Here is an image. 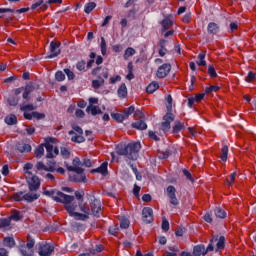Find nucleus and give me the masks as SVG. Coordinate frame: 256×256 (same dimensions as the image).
Returning <instances> with one entry per match:
<instances>
[{
  "instance_id": "nucleus-1",
  "label": "nucleus",
  "mask_w": 256,
  "mask_h": 256,
  "mask_svg": "<svg viewBox=\"0 0 256 256\" xmlns=\"http://www.w3.org/2000/svg\"><path fill=\"white\" fill-rule=\"evenodd\" d=\"M139 151H141V142H130L128 144H118L116 146L117 155L127 157L132 161H137L139 158Z\"/></svg>"
},
{
  "instance_id": "nucleus-2",
  "label": "nucleus",
  "mask_w": 256,
  "mask_h": 256,
  "mask_svg": "<svg viewBox=\"0 0 256 256\" xmlns=\"http://www.w3.org/2000/svg\"><path fill=\"white\" fill-rule=\"evenodd\" d=\"M166 101L168 103L167 112L163 116V121L160 124V129L161 131H163V133H168V131L171 130V123L175 121V114L171 112L173 109V97L171 96V94H168L166 96Z\"/></svg>"
},
{
  "instance_id": "nucleus-3",
  "label": "nucleus",
  "mask_w": 256,
  "mask_h": 256,
  "mask_svg": "<svg viewBox=\"0 0 256 256\" xmlns=\"http://www.w3.org/2000/svg\"><path fill=\"white\" fill-rule=\"evenodd\" d=\"M43 195H46V197H51L53 201H56V203H63V205H67L71 201L75 200V196L67 195L57 189H45L43 191Z\"/></svg>"
},
{
  "instance_id": "nucleus-4",
  "label": "nucleus",
  "mask_w": 256,
  "mask_h": 256,
  "mask_svg": "<svg viewBox=\"0 0 256 256\" xmlns=\"http://www.w3.org/2000/svg\"><path fill=\"white\" fill-rule=\"evenodd\" d=\"M41 197V194L39 193H30L25 191H18L13 194L12 199L16 202L26 201V203H33L34 201H37Z\"/></svg>"
},
{
  "instance_id": "nucleus-5",
  "label": "nucleus",
  "mask_w": 256,
  "mask_h": 256,
  "mask_svg": "<svg viewBox=\"0 0 256 256\" xmlns=\"http://www.w3.org/2000/svg\"><path fill=\"white\" fill-rule=\"evenodd\" d=\"M65 210L70 215V217H74L76 221H87V219H89V215L75 212L77 211V202L75 200L68 203L65 206Z\"/></svg>"
},
{
  "instance_id": "nucleus-6",
  "label": "nucleus",
  "mask_w": 256,
  "mask_h": 256,
  "mask_svg": "<svg viewBox=\"0 0 256 256\" xmlns=\"http://www.w3.org/2000/svg\"><path fill=\"white\" fill-rule=\"evenodd\" d=\"M214 241H217V237H215V236L210 239V242H209L207 248H205V245H203V244H198V245L194 246L192 255L193 256L207 255V253H209L211 251H215V247L213 246Z\"/></svg>"
},
{
  "instance_id": "nucleus-7",
  "label": "nucleus",
  "mask_w": 256,
  "mask_h": 256,
  "mask_svg": "<svg viewBox=\"0 0 256 256\" xmlns=\"http://www.w3.org/2000/svg\"><path fill=\"white\" fill-rule=\"evenodd\" d=\"M133 113H135V106H130L125 108L122 113H111V117L116 123H123L124 121H127L129 116L133 115Z\"/></svg>"
},
{
  "instance_id": "nucleus-8",
  "label": "nucleus",
  "mask_w": 256,
  "mask_h": 256,
  "mask_svg": "<svg viewBox=\"0 0 256 256\" xmlns=\"http://www.w3.org/2000/svg\"><path fill=\"white\" fill-rule=\"evenodd\" d=\"M89 203H90V211L93 217H96V219H99L101 217V200L95 198V196H92V198L89 199Z\"/></svg>"
},
{
  "instance_id": "nucleus-9",
  "label": "nucleus",
  "mask_w": 256,
  "mask_h": 256,
  "mask_svg": "<svg viewBox=\"0 0 256 256\" xmlns=\"http://www.w3.org/2000/svg\"><path fill=\"white\" fill-rule=\"evenodd\" d=\"M55 251V246L47 242L38 243V255L40 256H51Z\"/></svg>"
},
{
  "instance_id": "nucleus-10",
  "label": "nucleus",
  "mask_w": 256,
  "mask_h": 256,
  "mask_svg": "<svg viewBox=\"0 0 256 256\" xmlns=\"http://www.w3.org/2000/svg\"><path fill=\"white\" fill-rule=\"evenodd\" d=\"M29 193H37L41 187V180L39 176L32 175L30 178L27 179Z\"/></svg>"
},
{
  "instance_id": "nucleus-11",
  "label": "nucleus",
  "mask_w": 256,
  "mask_h": 256,
  "mask_svg": "<svg viewBox=\"0 0 256 256\" xmlns=\"http://www.w3.org/2000/svg\"><path fill=\"white\" fill-rule=\"evenodd\" d=\"M161 25V33H165V31H169L171 27H173L174 22H173V15L168 14L164 15V18L160 22Z\"/></svg>"
},
{
  "instance_id": "nucleus-12",
  "label": "nucleus",
  "mask_w": 256,
  "mask_h": 256,
  "mask_svg": "<svg viewBox=\"0 0 256 256\" xmlns=\"http://www.w3.org/2000/svg\"><path fill=\"white\" fill-rule=\"evenodd\" d=\"M61 42H51L50 43V54L45 57V59H54L61 54Z\"/></svg>"
},
{
  "instance_id": "nucleus-13",
  "label": "nucleus",
  "mask_w": 256,
  "mask_h": 256,
  "mask_svg": "<svg viewBox=\"0 0 256 256\" xmlns=\"http://www.w3.org/2000/svg\"><path fill=\"white\" fill-rule=\"evenodd\" d=\"M167 191V197L170 199V203L171 205H174V207H177V205H179V200L177 199V189L175 188V186L170 185L167 187L166 189Z\"/></svg>"
},
{
  "instance_id": "nucleus-14",
  "label": "nucleus",
  "mask_w": 256,
  "mask_h": 256,
  "mask_svg": "<svg viewBox=\"0 0 256 256\" xmlns=\"http://www.w3.org/2000/svg\"><path fill=\"white\" fill-rule=\"evenodd\" d=\"M142 221L146 224L153 223V208H151V207L143 208Z\"/></svg>"
},
{
  "instance_id": "nucleus-15",
  "label": "nucleus",
  "mask_w": 256,
  "mask_h": 256,
  "mask_svg": "<svg viewBox=\"0 0 256 256\" xmlns=\"http://www.w3.org/2000/svg\"><path fill=\"white\" fill-rule=\"evenodd\" d=\"M169 73H171V64L165 63L158 68L156 75L159 79H165Z\"/></svg>"
},
{
  "instance_id": "nucleus-16",
  "label": "nucleus",
  "mask_w": 256,
  "mask_h": 256,
  "mask_svg": "<svg viewBox=\"0 0 256 256\" xmlns=\"http://www.w3.org/2000/svg\"><path fill=\"white\" fill-rule=\"evenodd\" d=\"M187 127L185 126V123L175 120L174 125L172 127V134L173 135H178V133H181V131H185Z\"/></svg>"
},
{
  "instance_id": "nucleus-17",
  "label": "nucleus",
  "mask_w": 256,
  "mask_h": 256,
  "mask_svg": "<svg viewBox=\"0 0 256 256\" xmlns=\"http://www.w3.org/2000/svg\"><path fill=\"white\" fill-rule=\"evenodd\" d=\"M69 180L72 181V183H85L87 176L85 174H72L69 176Z\"/></svg>"
},
{
  "instance_id": "nucleus-18",
  "label": "nucleus",
  "mask_w": 256,
  "mask_h": 256,
  "mask_svg": "<svg viewBox=\"0 0 256 256\" xmlns=\"http://www.w3.org/2000/svg\"><path fill=\"white\" fill-rule=\"evenodd\" d=\"M109 163L108 162H103L98 168L92 169L91 173H100L101 175H107L109 173L108 167Z\"/></svg>"
},
{
  "instance_id": "nucleus-19",
  "label": "nucleus",
  "mask_w": 256,
  "mask_h": 256,
  "mask_svg": "<svg viewBox=\"0 0 256 256\" xmlns=\"http://www.w3.org/2000/svg\"><path fill=\"white\" fill-rule=\"evenodd\" d=\"M68 135H74L71 137L72 143H85V137H83V134H77L75 131L70 130Z\"/></svg>"
},
{
  "instance_id": "nucleus-20",
  "label": "nucleus",
  "mask_w": 256,
  "mask_h": 256,
  "mask_svg": "<svg viewBox=\"0 0 256 256\" xmlns=\"http://www.w3.org/2000/svg\"><path fill=\"white\" fill-rule=\"evenodd\" d=\"M208 35H217L221 31L219 25L215 22L208 23L207 26Z\"/></svg>"
},
{
  "instance_id": "nucleus-21",
  "label": "nucleus",
  "mask_w": 256,
  "mask_h": 256,
  "mask_svg": "<svg viewBox=\"0 0 256 256\" xmlns=\"http://www.w3.org/2000/svg\"><path fill=\"white\" fill-rule=\"evenodd\" d=\"M33 91H35V89L33 88V82H29L24 87V92L22 94L23 99H25L26 101H29V95H31Z\"/></svg>"
},
{
  "instance_id": "nucleus-22",
  "label": "nucleus",
  "mask_w": 256,
  "mask_h": 256,
  "mask_svg": "<svg viewBox=\"0 0 256 256\" xmlns=\"http://www.w3.org/2000/svg\"><path fill=\"white\" fill-rule=\"evenodd\" d=\"M217 237V240L213 242V245L216 243V251H223L225 249V236H212Z\"/></svg>"
},
{
  "instance_id": "nucleus-23",
  "label": "nucleus",
  "mask_w": 256,
  "mask_h": 256,
  "mask_svg": "<svg viewBox=\"0 0 256 256\" xmlns=\"http://www.w3.org/2000/svg\"><path fill=\"white\" fill-rule=\"evenodd\" d=\"M16 149L19 153H31V146L24 142H18L16 144Z\"/></svg>"
},
{
  "instance_id": "nucleus-24",
  "label": "nucleus",
  "mask_w": 256,
  "mask_h": 256,
  "mask_svg": "<svg viewBox=\"0 0 256 256\" xmlns=\"http://www.w3.org/2000/svg\"><path fill=\"white\" fill-rule=\"evenodd\" d=\"M41 9V11H47V2L44 0H39L31 5V10Z\"/></svg>"
},
{
  "instance_id": "nucleus-25",
  "label": "nucleus",
  "mask_w": 256,
  "mask_h": 256,
  "mask_svg": "<svg viewBox=\"0 0 256 256\" xmlns=\"http://www.w3.org/2000/svg\"><path fill=\"white\" fill-rule=\"evenodd\" d=\"M86 112L91 113V115L93 116L101 115V113H103V111H101V108L99 106H95L93 104H90L89 106H87Z\"/></svg>"
},
{
  "instance_id": "nucleus-26",
  "label": "nucleus",
  "mask_w": 256,
  "mask_h": 256,
  "mask_svg": "<svg viewBox=\"0 0 256 256\" xmlns=\"http://www.w3.org/2000/svg\"><path fill=\"white\" fill-rule=\"evenodd\" d=\"M29 7L27 8H20V9H11V8H0V13H27L29 11Z\"/></svg>"
},
{
  "instance_id": "nucleus-27",
  "label": "nucleus",
  "mask_w": 256,
  "mask_h": 256,
  "mask_svg": "<svg viewBox=\"0 0 256 256\" xmlns=\"http://www.w3.org/2000/svg\"><path fill=\"white\" fill-rule=\"evenodd\" d=\"M0 229H2V231H7L8 229H11V220L9 219V217L0 219Z\"/></svg>"
},
{
  "instance_id": "nucleus-28",
  "label": "nucleus",
  "mask_w": 256,
  "mask_h": 256,
  "mask_svg": "<svg viewBox=\"0 0 256 256\" xmlns=\"http://www.w3.org/2000/svg\"><path fill=\"white\" fill-rule=\"evenodd\" d=\"M132 128L137 129L138 131H145V129H147V123L143 120H138L132 123Z\"/></svg>"
},
{
  "instance_id": "nucleus-29",
  "label": "nucleus",
  "mask_w": 256,
  "mask_h": 256,
  "mask_svg": "<svg viewBox=\"0 0 256 256\" xmlns=\"http://www.w3.org/2000/svg\"><path fill=\"white\" fill-rule=\"evenodd\" d=\"M44 147L46 149V159H54L55 155L53 154V146L51 143L46 142L44 144Z\"/></svg>"
},
{
  "instance_id": "nucleus-30",
  "label": "nucleus",
  "mask_w": 256,
  "mask_h": 256,
  "mask_svg": "<svg viewBox=\"0 0 256 256\" xmlns=\"http://www.w3.org/2000/svg\"><path fill=\"white\" fill-rule=\"evenodd\" d=\"M48 159L49 160H47L46 162V165L48 167L47 171L48 173H55L57 162L53 158H48Z\"/></svg>"
},
{
  "instance_id": "nucleus-31",
  "label": "nucleus",
  "mask_w": 256,
  "mask_h": 256,
  "mask_svg": "<svg viewBox=\"0 0 256 256\" xmlns=\"http://www.w3.org/2000/svg\"><path fill=\"white\" fill-rule=\"evenodd\" d=\"M205 57H207V52L203 51L200 54H198V61H196V64L199 67H205V65H207V61L205 60Z\"/></svg>"
},
{
  "instance_id": "nucleus-32",
  "label": "nucleus",
  "mask_w": 256,
  "mask_h": 256,
  "mask_svg": "<svg viewBox=\"0 0 256 256\" xmlns=\"http://www.w3.org/2000/svg\"><path fill=\"white\" fill-rule=\"evenodd\" d=\"M228 157H229V146L223 145L222 148H221L220 159H221V161H223L224 163H227Z\"/></svg>"
},
{
  "instance_id": "nucleus-33",
  "label": "nucleus",
  "mask_w": 256,
  "mask_h": 256,
  "mask_svg": "<svg viewBox=\"0 0 256 256\" xmlns=\"http://www.w3.org/2000/svg\"><path fill=\"white\" fill-rule=\"evenodd\" d=\"M103 85H105V79L99 75L97 76V80L92 81L93 89H100Z\"/></svg>"
},
{
  "instance_id": "nucleus-34",
  "label": "nucleus",
  "mask_w": 256,
  "mask_h": 256,
  "mask_svg": "<svg viewBox=\"0 0 256 256\" xmlns=\"http://www.w3.org/2000/svg\"><path fill=\"white\" fill-rule=\"evenodd\" d=\"M117 93L120 99H125V97H127V85L122 83L118 88Z\"/></svg>"
},
{
  "instance_id": "nucleus-35",
  "label": "nucleus",
  "mask_w": 256,
  "mask_h": 256,
  "mask_svg": "<svg viewBox=\"0 0 256 256\" xmlns=\"http://www.w3.org/2000/svg\"><path fill=\"white\" fill-rule=\"evenodd\" d=\"M6 125H17V116L15 114H9L4 119Z\"/></svg>"
},
{
  "instance_id": "nucleus-36",
  "label": "nucleus",
  "mask_w": 256,
  "mask_h": 256,
  "mask_svg": "<svg viewBox=\"0 0 256 256\" xmlns=\"http://www.w3.org/2000/svg\"><path fill=\"white\" fill-rule=\"evenodd\" d=\"M214 214L218 219H225V217H227V212L221 207H216L214 209Z\"/></svg>"
},
{
  "instance_id": "nucleus-37",
  "label": "nucleus",
  "mask_w": 256,
  "mask_h": 256,
  "mask_svg": "<svg viewBox=\"0 0 256 256\" xmlns=\"http://www.w3.org/2000/svg\"><path fill=\"white\" fill-rule=\"evenodd\" d=\"M66 168L68 169V171H73L78 175L85 174V170L79 166H69L68 164H66Z\"/></svg>"
},
{
  "instance_id": "nucleus-38",
  "label": "nucleus",
  "mask_w": 256,
  "mask_h": 256,
  "mask_svg": "<svg viewBox=\"0 0 256 256\" xmlns=\"http://www.w3.org/2000/svg\"><path fill=\"white\" fill-rule=\"evenodd\" d=\"M37 159H41L45 154V144H40L34 151Z\"/></svg>"
},
{
  "instance_id": "nucleus-39",
  "label": "nucleus",
  "mask_w": 256,
  "mask_h": 256,
  "mask_svg": "<svg viewBox=\"0 0 256 256\" xmlns=\"http://www.w3.org/2000/svg\"><path fill=\"white\" fill-rule=\"evenodd\" d=\"M77 207H79L80 211L84 215H91V208H89L88 206H85V204H83V202H78Z\"/></svg>"
},
{
  "instance_id": "nucleus-40",
  "label": "nucleus",
  "mask_w": 256,
  "mask_h": 256,
  "mask_svg": "<svg viewBox=\"0 0 256 256\" xmlns=\"http://www.w3.org/2000/svg\"><path fill=\"white\" fill-rule=\"evenodd\" d=\"M157 89H159V83H157L156 81H153L146 87V92L147 93H155V91H157Z\"/></svg>"
},
{
  "instance_id": "nucleus-41",
  "label": "nucleus",
  "mask_w": 256,
  "mask_h": 256,
  "mask_svg": "<svg viewBox=\"0 0 256 256\" xmlns=\"http://www.w3.org/2000/svg\"><path fill=\"white\" fill-rule=\"evenodd\" d=\"M137 53V50H135L133 47H128L125 52H124V59L125 61H127V59H129V57H133V55H135Z\"/></svg>"
},
{
  "instance_id": "nucleus-42",
  "label": "nucleus",
  "mask_w": 256,
  "mask_h": 256,
  "mask_svg": "<svg viewBox=\"0 0 256 256\" xmlns=\"http://www.w3.org/2000/svg\"><path fill=\"white\" fill-rule=\"evenodd\" d=\"M73 231H85L86 226L81 222H73L71 225Z\"/></svg>"
},
{
  "instance_id": "nucleus-43",
  "label": "nucleus",
  "mask_w": 256,
  "mask_h": 256,
  "mask_svg": "<svg viewBox=\"0 0 256 256\" xmlns=\"http://www.w3.org/2000/svg\"><path fill=\"white\" fill-rule=\"evenodd\" d=\"M95 7H97V4L95 2H89V3L85 4L84 12L87 15H89V13H91V11H93V9H95Z\"/></svg>"
},
{
  "instance_id": "nucleus-44",
  "label": "nucleus",
  "mask_w": 256,
  "mask_h": 256,
  "mask_svg": "<svg viewBox=\"0 0 256 256\" xmlns=\"http://www.w3.org/2000/svg\"><path fill=\"white\" fill-rule=\"evenodd\" d=\"M20 253L22 256H32L34 251L31 248H27L26 246H22L20 248Z\"/></svg>"
},
{
  "instance_id": "nucleus-45",
  "label": "nucleus",
  "mask_w": 256,
  "mask_h": 256,
  "mask_svg": "<svg viewBox=\"0 0 256 256\" xmlns=\"http://www.w3.org/2000/svg\"><path fill=\"white\" fill-rule=\"evenodd\" d=\"M3 243L5 247H9L10 249L15 247V239L11 237L4 238Z\"/></svg>"
},
{
  "instance_id": "nucleus-46",
  "label": "nucleus",
  "mask_w": 256,
  "mask_h": 256,
  "mask_svg": "<svg viewBox=\"0 0 256 256\" xmlns=\"http://www.w3.org/2000/svg\"><path fill=\"white\" fill-rule=\"evenodd\" d=\"M207 73L211 79H217V70H215V66L208 65Z\"/></svg>"
},
{
  "instance_id": "nucleus-47",
  "label": "nucleus",
  "mask_w": 256,
  "mask_h": 256,
  "mask_svg": "<svg viewBox=\"0 0 256 256\" xmlns=\"http://www.w3.org/2000/svg\"><path fill=\"white\" fill-rule=\"evenodd\" d=\"M7 101L11 107H17L19 105V97L17 96H10Z\"/></svg>"
},
{
  "instance_id": "nucleus-48",
  "label": "nucleus",
  "mask_w": 256,
  "mask_h": 256,
  "mask_svg": "<svg viewBox=\"0 0 256 256\" xmlns=\"http://www.w3.org/2000/svg\"><path fill=\"white\" fill-rule=\"evenodd\" d=\"M75 198L77 199V201H79V203H83L84 198L85 197V191L83 190H77L74 192Z\"/></svg>"
},
{
  "instance_id": "nucleus-49",
  "label": "nucleus",
  "mask_w": 256,
  "mask_h": 256,
  "mask_svg": "<svg viewBox=\"0 0 256 256\" xmlns=\"http://www.w3.org/2000/svg\"><path fill=\"white\" fill-rule=\"evenodd\" d=\"M100 49L102 55H107V42L104 37H101Z\"/></svg>"
},
{
  "instance_id": "nucleus-50",
  "label": "nucleus",
  "mask_w": 256,
  "mask_h": 256,
  "mask_svg": "<svg viewBox=\"0 0 256 256\" xmlns=\"http://www.w3.org/2000/svg\"><path fill=\"white\" fill-rule=\"evenodd\" d=\"M64 73L67 76L68 81H73V79H75V73L71 69H64Z\"/></svg>"
},
{
  "instance_id": "nucleus-51",
  "label": "nucleus",
  "mask_w": 256,
  "mask_h": 256,
  "mask_svg": "<svg viewBox=\"0 0 256 256\" xmlns=\"http://www.w3.org/2000/svg\"><path fill=\"white\" fill-rule=\"evenodd\" d=\"M256 74L253 71H249L247 76L245 77L246 83H252V81H255Z\"/></svg>"
},
{
  "instance_id": "nucleus-52",
  "label": "nucleus",
  "mask_w": 256,
  "mask_h": 256,
  "mask_svg": "<svg viewBox=\"0 0 256 256\" xmlns=\"http://www.w3.org/2000/svg\"><path fill=\"white\" fill-rule=\"evenodd\" d=\"M60 154L64 159H69V157L71 156V152L65 147L60 148Z\"/></svg>"
},
{
  "instance_id": "nucleus-53",
  "label": "nucleus",
  "mask_w": 256,
  "mask_h": 256,
  "mask_svg": "<svg viewBox=\"0 0 256 256\" xmlns=\"http://www.w3.org/2000/svg\"><path fill=\"white\" fill-rule=\"evenodd\" d=\"M108 233H110V235H117L119 233V225L115 224L113 226H110L108 229Z\"/></svg>"
},
{
  "instance_id": "nucleus-54",
  "label": "nucleus",
  "mask_w": 256,
  "mask_h": 256,
  "mask_svg": "<svg viewBox=\"0 0 256 256\" xmlns=\"http://www.w3.org/2000/svg\"><path fill=\"white\" fill-rule=\"evenodd\" d=\"M35 109H37V106L33 104H24L21 107V111H35Z\"/></svg>"
},
{
  "instance_id": "nucleus-55",
  "label": "nucleus",
  "mask_w": 256,
  "mask_h": 256,
  "mask_svg": "<svg viewBox=\"0 0 256 256\" xmlns=\"http://www.w3.org/2000/svg\"><path fill=\"white\" fill-rule=\"evenodd\" d=\"M55 79H56V81H58V82H62V81L65 79V74L63 73V71L58 70V71L55 73Z\"/></svg>"
},
{
  "instance_id": "nucleus-56",
  "label": "nucleus",
  "mask_w": 256,
  "mask_h": 256,
  "mask_svg": "<svg viewBox=\"0 0 256 256\" xmlns=\"http://www.w3.org/2000/svg\"><path fill=\"white\" fill-rule=\"evenodd\" d=\"M23 217L21 216V214L19 212H15L14 214H12L11 216L8 217V219H10L11 221H21Z\"/></svg>"
},
{
  "instance_id": "nucleus-57",
  "label": "nucleus",
  "mask_w": 256,
  "mask_h": 256,
  "mask_svg": "<svg viewBox=\"0 0 256 256\" xmlns=\"http://www.w3.org/2000/svg\"><path fill=\"white\" fill-rule=\"evenodd\" d=\"M221 87L219 86H209L205 88V93H217Z\"/></svg>"
},
{
  "instance_id": "nucleus-58",
  "label": "nucleus",
  "mask_w": 256,
  "mask_h": 256,
  "mask_svg": "<svg viewBox=\"0 0 256 256\" xmlns=\"http://www.w3.org/2000/svg\"><path fill=\"white\" fill-rule=\"evenodd\" d=\"M129 225H131V222L129 221V219H122L120 221V227L121 229H129Z\"/></svg>"
},
{
  "instance_id": "nucleus-59",
  "label": "nucleus",
  "mask_w": 256,
  "mask_h": 256,
  "mask_svg": "<svg viewBox=\"0 0 256 256\" xmlns=\"http://www.w3.org/2000/svg\"><path fill=\"white\" fill-rule=\"evenodd\" d=\"M170 229L169 220L167 218L162 219V230L167 232Z\"/></svg>"
},
{
  "instance_id": "nucleus-60",
  "label": "nucleus",
  "mask_w": 256,
  "mask_h": 256,
  "mask_svg": "<svg viewBox=\"0 0 256 256\" xmlns=\"http://www.w3.org/2000/svg\"><path fill=\"white\" fill-rule=\"evenodd\" d=\"M182 173H183V175H185V177L188 181H191L192 183H193V181H195V179H193V175H191V172H189V170L183 169Z\"/></svg>"
},
{
  "instance_id": "nucleus-61",
  "label": "nucleus",
  "mask_w": 256,
  "mask_h": 256,
  "mask_svg": "<svg viewBox=\"0 0 256 256\" xmlns=\"http://www.w3.org/2000/svg\"><path fill=\"white\" fill-rule=\"evenodd\" d=\"M33 119H37V121H41V119H45V114L40 113V112H32Z\"/></svg>"
},
{
  "instance_id": "nucleus-62",
  "label": "nucleus",
  "mask_w": 256,
  "mask_h": 256,
  "mask_svg": "<svg viewBox=\"0 0 256 256\" xmlns=\"http://www.w3.org/2000/svg\"><path fill=\"white\" fill-rule=\"evenodd\" d=\"M36 169L37 171H47L48 167L40 161L36 163Z\"/></svg>"
},
{
  "instance_id": "nucleus-63",
  "label": "nucleus",
  "mask_w": 256,
  "mask_h": 256,
  "mask_svg": "<svg viewBox=\"0 0 256 256\" xmlns=\"http://www.w3.org/2000/svg\"><path fill=\"white\" fill-rule=\"evenodd\" d=\"M85 60H81V61H78L77 64H76V69L78 71H85Z\"/></svg>"
},
{
  "instance_id": "nucleus-64",
  "label": "nucleus",
  "mask_w": 256,
  "mask_h": 256,
  "mask_svg": "<svg viewBox=\"0 0 256 256\" xmlns=\"http://www.w3.org/2000/svg\"><path fill=\"white\" fill-rule=\"evenodd\" d=\"M25 247H27V249H33V247H35V240L31 239V238H28Z\"/></svg>"
}]
</instances>
